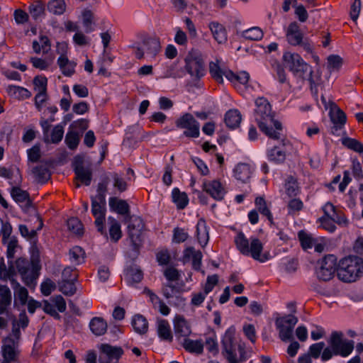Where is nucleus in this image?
Segmentation results:
<instances>
[{"label": "nucleus", "instance_id": "f257e3e1", "mask_svg": "<svg viewBox=\"0 0 363 363\" xmlns=\"http://www.w3.org/2000/svg\"><path fill=\"white\" fill-rule=\"evenodd\" d=\"M255 121L258 127L269 138L278 140L282 131L281 123L274 119L271 105L264 97H259L255 101Z\"/></svg>", "mask_w": 363, "mask_h": 363}, {"label": "nucleus", "instance_id": "f03ea898", "mask_svg": "<svg viewBox=\"0 0 363 363\" xmlns=\"http://www.w3.org/2000/svg\"><path fill=\"white\" fill-rule=\"evenodd\" d=\"M222 354L228 363H242L250 357L245 342L235 337V328L226 330L221 340Z\"/></svg>", "mask_w": 363, "mask_h": 363}, {"label": "nucleus", "instance_id": "7ed1b4c3", "mask_svg": "<svg viewBox=\"0 0 363 363\" xmlns=\"http://www.w3.org/2000/svg\"><path fill=\"white\" fill-rule=\"evenodd\" d=\"M234 242L242 255L251 257L256 261L263 263L272 258L269 251H264L262 242L257 238H250L248 240L242 232H239L235 237Z\"/></svg>", "mask_w": 363, "mask_h": 363}, {"label": "nucleus", "instance_id": "20e7f679", "mask_svg": "<svg viewBox=\"0 0 363 363\" xmlns=\"http://www.w3.org/2000/svg\"><path fill=\"white\" fill-rule=\"evenodd\" d=\"M338 278L344 282H353L363 275V259L350 256L341 259L337 270Z\"/></svg>", "mask_w": 363, "mask_h": 363}, {"label": "nucleus", "instance_id": "39448f33", "mask_svg": "<svg viewBox=\"0 0 363 363\" xmlns=\"http://www.w3.org/2000/svg\"><path fill=\"white\" fill-rule=\"evenodd\" d=\"M184 69L193 78L201 79L206 74L203 55L197 49H191L184 57Z\"/></svg>", "mask_w": 363, "mask_h": 363}, {"label": "nucleus", "instance_id": "423d86ee", "mask_svg": "<svg viewBox=\"0 0 363 363\" xmlns=\"http://www.w3.org/2000/svg\"><path fill=\"white\" fill-rule=\"evenodd\" d=\"M343 333L340 331H333L328 340V343L335 351V355L342 357L349 356L354 350V342L343 339Z\"/></svg>", "mask_w": 363, "mask_h": 363}, {"label": "nucleus", "instance_id": "0eeeda50", "mask_svg": "<svg viewBox=\"0 0 363 363\" xmlns=\"http://www.w3.org/2000/svg\"><path fill=\"white\" fill-rule=\"evenodd\" d=\"M298 323V318L293 314H289L276 320V326L279 330V338L286 342L293 337L294 328Z\"/></svg>", "mask_w": 363, "mask_h": 363}, {"label": "nucleus", "instance_id": "6e6552de", "mask_svg": "<svg viewBox=\"0 0 363 363\" xmlns=\"http://www.w3.org/2000/svg\"><path fill=\"white\" fill-rule=\"evenodd\" d=\"M16 268L23 282L30 286L38 277V267L36 264H30L28 260L19 258L16 261Z\"/></svg>", "mask_w": 363, "mask_h": 363}, {"label": "nucleus", "instance_id": "1a4fd4ad", "mask_svg": "<svg viewBox=\"0 0 363 363\" xmlns=\"http://www.w3.org/2000/svg\"><path fill=\"white\" fill-rule=\"evenodd\" d=\"M179 128L186 129L184 135L188 138H196L200 135L199 123L191 113H185L176 121Z\"/></svg>", "mask_w": 363, "mask_h": 363}, {"label": "nucleus", "instance_id": "9d476101", "mask_svg": "<svg viewBox=\"0 0 363 363\" xmlns=\"http://www.w3.org/2000/svg\"><path fill=\"white\" fill-rule=\"evenodd\" d=\"M337 270V259L335 256L328 255L321 261L320 266L316 271V275L318 279L328 281L333 277Z\"/></svg>", "mask_w": 363, "mask_h": 363}, {"label": "nucleus", "instance_id": "9b49d317", "mask_svg": "<svg viewBox=\"0 0 363 363\" xmlns=\"http://www.w3.org/2000/svg\"><path fill=\"white\" fill-rule=\"evenodd\" d=\"M283 60L288 67L294 74H303L307 72L308 65L304 62L303 58L297 53L286 52L283 55Z\"/></svg>", "mask_w": 363, "mask_h": 363}, {"label": "nucleus", "instance_id": "f8f14e48", "mask_svg": "<svg viewBox=\"0 0 363 363\" xmlns=\"http://www.w3.org/2000/svg\"><path fill=\"white\" fill-rule=\"evenodd\" d=\"M202 189L214 200L222 201L227 193L224 184L219 179L204 180L202 184Z\"/></svg>", "mask_w": 363, "mask_h": 363}, {"label": "nucleus", "instance_id": "ddd939ff", "mask_svg": "<svg viewBox=\"0 0 363 363\" xmlns=\"http://www.w3.org/2000/svg\"><path fill=\"white\" fill-rule=\"evenodd\" d=\"M99 363H118V359L123 354L120 347H114L108 344H102L99 348Z\"/></svg>", "mask_w": 363, "mask_h": 363}, {"label": "nucleus", "instance_id": "4468645a", "mask_svg": "<svg viewBox=\"0 0 363 363\" xmlns=\"http://www.w3.org/2000/svg\"><path fill=\"white\" fill-rule=\"evenodd\" d=\"M4 362L7 363H18L20 350L17 342L11 337H6L3 341L1 347Z\"/></svg>", "mask_w": 363, "mask_h": 363}, {"label": "nucleus", "instance_id": "2eb2a0df", "mask_svg": "<svg viewBox=\"0 0 363 363\" xmlns=\"http://www.w3.org/2000/svg\"><path fill=\"white\" fill-rule=\"evenodd\" d=\"M91 213L95 218V224L98 230L101 234H106L104 223L106 215V201L100 202L96 199L91 198Z\"/></svg>", "mask_w": 363, "mask_h": 363}, {"label": "nucleus", "instance_id": "dca6fc26", "mask_svg": "<svg viewBox=\"0 0 363 363\" xmlns=\"http://www.w3.org/2000/svg\"><path fill=\"white\" fill-rule=\"evenodd\" d=\"M323 217L335 221L336 224L345 226L347 224V220L343 211L335 206L330 202H327L322 208Z\"/></svg>", "mask_w": 363, "mask_h": 363}, {"label": "nucleus", "instance_id": "f3484780", "mask_svg": "<svg viewBox=\"0 0 363 363\" xmlns=\"http://www.w3.org/2000/svg\"><path fill=\"white\" fill-rule=\"evenodd\" d=\"M330 118L333 123L332 127V133L339 135V131L344 127L346 123L347 117L345 113L337 106L333 104L330 110Z\"/></svg>", "mask_w": 363, "mask_h": 363}, {"label": "nucleus", "instance_id": "a211bd4d", "mask_svg": "<svg viewBox=\"0 0 363 363\" xmlns=\"http://www.w3.org/2000/svg\"><path fill=\"white\" fill-rule=\"evenodd\" d=\"M285 34L286 41L291 45L298 46L303 43L304 35L298 23L291 22L286 28Z\"/></svg>", "mask_w": 363, "mask_h": 363}, {"label": "nucleus", "instance_id": "6ab92c4d", "mask_svg": "<svg viewBox=\"0 0 363 363\" xmlns=\"http://www.w3.org/2000/svg\"><path fill=\"white\" fill-rule=\"evenodd\" d=\"M12 302L13 296L9 287L0 284V315H9Z\"/></svg>", "mask_w": 363, "mask_h": 363}, {"label": "nucleus", "instance_id": "aec40b11", "mask_svg": "<svg viewBox=\"0 0 363 363\" xmlns=\"http://www.w3.org/2000/svg\"><path fill=\"white\" fill-rule=\"evenodd\" d=\"M174 329L178 338H186L191 333V327L183 315H177L174 318Z\"/></svg>", "mask_w": 363, "mask_h": 363}, {"label": "nucleus", "instance_id": "412c9836", "mask_svg": "<svg viewBox=\"0 0 363 363\" xmlns=\"http://www.w3.org/2000/svg\"><path fill=\"white\" fill-rule=\"evenodd\" d=\"M253 173L254 168L247 163H239L233 169L234 177L242 183L248 182Z\"/></svg>", "mask_w": 363, "mask_h": 363}, {"label": "nucleus", "instance_id": "4be33fe9", "mask_svg": "<svg viewBox=\"0 0 363 363\" xmlns=\"http://www.w3.org/2000/svg\"><path fill=\"white\" fill-rule=\"evenodd\" d=\"M14 294V304L24 306L28 300V291L16 280H12L11 286Z\"/></svg>", "mask_w": 363, "mask_h": 363}, {"label": "nucleus", "instance_id": "5701e85b", "mask_svg": "<svg viewBox=\"0 0 363 363\" xmlns=\"http://www.w3.org/2000/svg\"><path fill=\"white\" fill-rule=\"evenodd\" d=\"M203 347L205 346L208 352L212 356H216L218 354V343L217 335L214 330H209L204 335Z\"/></svg>", "mask_w": 363, "mask_h": 363}, {"label": "nucleus", "instance_id": "b1692460", "mask_svg": "<svg viewBox=\"0 0 363 363\" xmlns=\"http://www.w3.org/2000/svg\"><path fill=\"white\" fill-rule=\"evenodd\" d=\"M57 65L65 77H72L75 73L77 63L69 60L67 57L62 54L57 59Z\"/></svg>", "mask_w": 363, "mask_h": 363}, {"label": "nucleus", "instance_id": "393cba45", "mask_svg": "<svg viewBox=\"0 0 363 363\" xmlns=\"http://www.w3.org/2000/svg\"><path fill=\"white\" fill-rule=\"evenodd\" d=\"M196 238L198 242L202 247H204L208 242L209 235L208 228L206 220L200 218L196 224Z\"/></svg>", "mask_w": 363, "mask_h": 363}, {"label": "nucleus", "instance_id": "a878e982", "mask_svg": "<svg viewBox=\"0 0 363 363\" xmlns=\"http://www.w3.org/2000/svg\"><path fill=\"white\" fill-rule=\"evenodd\" d=\"M208 28L216 41L219 44L227 41V33L225 27L218 22L213 21L208 25Z\"/></svg>", "mask_w": 363, "mask_h": 363}, {"label": "nucleus", "instance_id": "bb28decb", "mask_svg": "<svg viewBox=\"0 0 363 363\" xmlns=\"http://www.w3.org/2000/svg\"><path fill=\"white\" fill-rule=\"evenodd\" d=\"M76 179L82 184L89 186L92 178V172L90 167H84L82 164H77L74 167Z\"/></svg>", "mask_w": 363, "mask_h": 363}, {"label": "nucleus", "instance_id": "cd10ccee", "mask_svg": "<svg viewBox=\"0 0 363 363\" xmlns=\"http://www.w3.org/2000/svg\"><path fill=\"white\" fill-rule=\"evenodd\" d=\"M202 253L199 250H196L193 247H186L184 251V260H192L193 268L196 270L199 269L201 264Z\"/></svg>", "mask_w": 363, "mask_h": 363}, {"label": "nucleus", "instance_id": "c85d7f7f", "mask_svg": "<svg viewBox=\"0 0 363 363\" xmlns=\"http://www.w3.org/2000/svg\"><path fill=\"white\" fill-rule=\"evenodd\" d=\"M9 267L6 266L2 260L0 262V279L3 281H10L11 285L12 286V280H16L14 277L16 276V270L11 260H9Z\"/></svg>", "mask_w": 363, "mask_h": 363}, {"label": "nucleus", "instance_id": "c756f323", "mask_svg": "<svg viewBox=\"0 0 363 363\" xmlns=\"http://www.w3.org/2000/svg\"><path fill=\"white\" fill-rule=\"evenodd\" d=\"M182 346L185 349L186 351L194 353V354H201L203 350V340H191L188 337L183 339L182 340Z\"/></svg>", "mask_w": 363, "mask_h": 363}, {"label": "nucleus", "instance_id": "7c9ffc66", "mask_svg": "<svg viewBox=\"0 0 363 363\" xmlns=\"http://www.w3.org/2000/svg\"><path fill=\"white\" fill-rule=\"evenodd\" d=\"M172 201L177 209H184L189 204V198L185 192H182L178 188H174L172 191Z\"/></svg>", "mask_w": 363, "mask_h": 363}, {"label": "nucleus", "instance_id": "2f4dec72", "mask_svg": "<svg viewBox=\"0 0 363 363\" xmlns=\"http://www.w3.org/2000/svg\"><path fill=\"white\" fill-rule=\"evenodd\" d=\"M110 208L120 215H127L129 213L130 208L128 203L116 197H111L109 199Z\"/></svg>", "mask_w": 363, "mask_h": 363}, {"label": "nucleus", "instance_id": "473e14b6", "mask_svg": "<svg viewBox=\"0 0 363 363\" xmlns=\"http://www.w3.org/2000/svg\"><path fill=\"white\" fill-rule=\"evenodd\" d=\"M89 328L95 335L101 336L106 333L107 330V323L102 318L94 317L89 323Z\"/></svg>", "mask_w": 363, "mask_h": 363}, {"label": "nucleus", "instance_id": "72a5a7b5", "mask_svg": "<svg viewBox=\"0 0 363 363\" xmlns=\"http://www.w3.org/2000/svg\"><path fill=\"white\" fill-rule=\"evenodd\" d=\"M241 120L242 116L238 109H230L225 115V123L228 127L232 129L237 128Z\"/></svg>", "mask_w": 363, "mask_h": 363}, {"label": "nucleus", "instance_id": "f704fd0d", "mask_svg": "<svg viewBox=\"0 0 363 363\" xmlns=\"http://www.w3.org/2000/svg\"><path fill=\"white\" fill-rule=\"evenodd\" d=\"M255 203L256 206L255 210L260 213L263 216H265L271 224H273V216L265 199L263 197H257L255 199Z\"/></svg>", "mask_w": 363, "mask_h": 363}, {"label": "nucleus", "instance_id": "c9c22d12", "mask_svg": "<svg viewBox=\"0 0 363 363\" xmlns=\"http://www.w3.org/2000/svg\"><path fill=\"white\" fill-rule=\"evenodd\" d=\"M131 324L134 330L139 334H145L147 331V320L142 315L137 314L134 315Z\"/></svg>", "mask_w": 363, "mask_h": 363}, {"label": "nucleus", "instance_id": "e433bc0d", "mask_svg": "<svg viewBox=\"0 0 363 363\" xmlns=\"http://www.w3.org/2000/svg\"><path fill=\"white\" fill-rule=\"evenodd\" d=\"M110 182V177L107 175L103 177L100 182L97 185L96 195L91 196L92 199H96L100 202L106 201V195L107 192L108 185Z\"/></svg>", "mask_w": 363, "mask_h": 363}, {"label": "nucleus", "instance_id": "4c0bfd02", "mask_svg": "<svg viewBox=\"0 0 363 363\" xmlns=\"http://www.w3.org/2000/svg\"><path fill=\"white\" fill-rule=\"evenodd\" d=\"M109 227V235L111 240L114 242L118 241L122 237V232L120 223L113 218L108 217V218Z\"/></svg>", "mask_w": 363, "mask_h": 363}, {"label": "nucleus", "instance_id": "58836bf2", "mask_svg": "<svg viewBox=\"0 0 363 363\" xmlns=\"http://www.w3.org/2000/svg\"><path fill=\"white\" fill-rule=\"evenodd\" d=\"M53 61V56H49L45 59L37 57H33L30 59L32 65L40 70H47L52 65Z\"/></svg>", "mask_w": 363, "mask_h": 363}, {"label": "nucleus", "instance_id": "ea45409f", "mask_svg": "<svg viewBox=\"0 0 363 363\" xmlns=\"http://www.w3.org/2000/svg\"><path fill=\"white\" fill-rule=\"evenodd\" d=\"M157 333L162 340H172V334L171 331L170 325L167 320H160L157 323Z\"/></svg>", "mask_w": 363, "mask_h": 363}, {"label": "nucleus", "instance_id": "a19ab883", "mask_svg": "<svg viewBox=\"0 0 363 363\" xmlns=\"http://www.w3.org/2000/svg\"><path fill=\"white\" fill-rule=\"evenodd\" d=\"M145 52L152 57H155L160 51L161 46L159 40L150 38L145 43Z\"/></svg>", "mask_w": 363, "mask_h": 363}, {"label": "nucleus", "instance_id": "79ce46f5", "mask_svg": "<svg viewBox=\"0 0 363 363\" xmlns=\"http://www.w3.org/2000/svg\"><path fill=\"white\" fill-rule=\"evenodd\" d=\"M7 92L9 95L18 99H28L30 96L29 91L23 87L10 85L7 87Z\"/></svg>", "mask_w": 363, "mask_h": 363}, {"label": "nucleus", "instance_id": "37998d69", "mask_svg": "<svg viewBox=\"0 0 363 363\" xmlns=\"http://www.w3.org/2000/svg\"><path fill=\"white\" fill-rule=\"evenodd\" d=\"M143 277L142 271L137 267H130L127 270L125 279L130 284L139 283Z\"/></svg>", "mask_w": 363, "mask_h": 363}, {"label": "nucleus", "instance_id": "c03bdc74", "mask_svg": "<svg viewBox=\"0 0 363 363\" xmlns=\"http://www.w3.org/2000/svg\"><path fill=\"white\" fill-rule=\"evenodd\" d=\"M65 9L66 4L64 0H50L48 4V10L55 15L62 14Z\"/></svg>", "mask_w": 363, "mask_h": 363}, {"label": "nucleus", "instance_id": "a18cd8bd", "mask_svg": "<svg viewBox=\"0 0 363 363\" xmlns=\"http://www.w3.org/2000/svg\"><path fill=\"white\" fill-rule=\"evenodd\" d=\"M225 69H222L218 62H211L209 63V72L212 77V78L216 81L218 83H223V73L224 72Z\"/></svg>", "mask_w": 363, "mask_h": 363}, {"label": "nucleus", "instance_id": "49530a36", "mask_svg": "<svg viewBox=\"0 0 363 363\" xmlns=\"http://www.w3.org/2000/svg\"><path fill=\"white\" fill-rule=\"evenodd\" d=\"M268 159L275 163H281L286 159L285 152L278 147H274L268 151Z\"/></svg>", "mask_w": 363, "mask_h": 363}, {"label": "nucleus", "instance_id": "de8ad7c7", "mask_svg": "<svg viewBox=\"0 0 363 363\" xmlns=\"http://www.w3.org/2000/svg\"><path fill=\"white\" fill-rule=\"evenodd\" d=\"M342 144L348 149H350L356 152H363V144L354 138L349 137L344 138L342 140Z\"/></svg>", "mask_w": 363, "mask_h": 363}, {"label": "nucleus", "instance_id": "09e8293b", "mask_svg": "<svg viewBox=\"0 0 363 363\" xmlns=\"http://www.w3.org/2000/svg\"><path fill=\"white\" fill-rule=\"evenodd\" d=\"M29 12L34 19L40 18L45 13V4L40 1H35L30 5Z\"/></svg>", "mask_w": 363, "mask_h": 363}, {"label": "nucleus", "instance_id": "8fccbe9b", "mask_svg": "<svg viewBox=\"0 0 363 363\" xmlns=\"http://www.w3.org/2000/svg\"><path fill=\"white\" fill-rule=\"evenodd\" d=\"M298 237L299 241L301 242V247L304 250L311 249L315 244V241L316 239L313 238L311 234H309L305 231H300L298 234Z\"/></svg>", "mask_w": 363, "mask_h": 363}, {"label": "nucleus", "instance_id": "3c124183", "mask_svg": "<svg viewBox=\"0 0 363 363\" xmlns=\"http://www.w3.org/2000/svg\"><path fill=\"white\" fill-rule=\"evenodd\" d=\"M33 173L38 181L41 183L47 182L50 177L49 169L43 165L35 167L33 169Z\"/></svg>", "mask_w": 363, "mask_h": 363}, {"label": "nucleus", "instance_id": "603ef678", "mask_svg": "<svg viewBox=\"0 0 363 363\" xmlns=\"http://www.w3.org/2000/svg\"><path fill=\"white\" fill-rule=\"evenodd\" d=\"M69 259L74 264H79L84 259V252L79 246H74L69 250Z\"/></svg>", "mask_w": 363, "mask_h": 363}, {"label": "nucleus", "instance_id": "864d4df0", "mask_svg": "<svg viewBox=\"0 0 363 363\" xmlns=\"http://www.w3.org/2000/svg\"><path fill=\"white\" fill-rule=\"evenodd\" d=\"M65 143L69 149H76L79 143V133L74 130H69L65 136Z\"/></svg>", "mask_w": 363, "mask_h": 363}, {"label": "nucleus", "instance_id": "5fc2aeb1", "mask_svg": "<svg viewBox=\"0 0 363 363\" xmlns=\"http://www.w3.org/2000/svg\"><path fill=\"white\" fill-rule=\"evenodd\" d=\"M263 32L259 27H252L243 32V37L250 40H259L263 37Z\"/></svg>", "mask_w": 363, "mask_h": 363}, {"label": "nucleus", "instance_id": "6e6d98bb", "mask_svg": "<svg viewBox=\"0 0 363 363\" xmlns=\"http://www.w3.org/2000/svg\"><path fill=\"white\" fill-rule=\"evenodd\" d=\"M74 280H62L60 284V291L66 296H72L76 292Z\"/></svg>", "mask_w": 363, "mask_h": 363}, {"label": "nucleus", "instance_id": "4d7b16f0", "mask_svg": "<svg viewBox=\"0 0 363 363\" xmlns=\"http://www.w3.org/2000/svg\"><path fill=\"white\" fill-rule=\"evenodd\" d=\"M11 194L13 199L18 203H23L29 199L28 193L19 187H13Z\"/></svg>", "mask_w": 363, "mask_h": 363}, {"label": "nucleus", "instance_id": "13d9d810", "mask_svg": "<svg viewBox=\"0 0 363 363\" xmlns=\"http://www.w3.org/2000/svg\"><path fill=\"white\" fill-rule=\"evenodd\" d=\"M286 193L289 196H295L298 193V186L296 181L290 177L285 184Z\"/></svg>", "mask_w": 363, "mask_h": 363}, {"label": "nucleus", "instance_id": "bf43d9fd", "mask_svg": "<svg viewBox=\"0 0 363 363\" xmlns=\"http://www.w3.org/2000/svg\"><path fill=\"white\" fill-rule=\"evenodd\" d=\"M28 160L31 162H38L41 157L40 147L39 145H35L27 150Z\"/></svg>", "mask_w": 363, "mask_h": 363}, {"label": "nucleus", "instance_id": "052dcab7", "mask_svg": "<svg viewBox=\"0 0 363 363\" xmlns=\"http://www.w3.org/2000/svg\"><path fill=\"white\" fill-rule=\"evenodd\" d=\"M111 179L113 181V186L117 189L120 192L125 191L127 189V183L122 177L116 173H111L110 174Z\"/></svg>", "mask_w": 363, "mask_h": 363}, {"label": "nucleus", "instance_id": "680f3d73", "mask_svg": "<svg viewBox=\"0 0 363 363\" xmlns=\"http://www.w3.org/2000/svg\"><path fill=\"white\" fill-rule=\"evenodd\" d=\"M67 227L69 230L75 234L80 235L83 233L82 224L77 218H71L67 220Z\"/></svg>", "mask_w": 363, "mask_h": 363}, {"label": "nucleus", "instance_id": "e2e57ef3", "mask_svg": "<svg viewBox=\"0 0 363 363\" xmlns=\"http://www.w3.org/2000/svg\"><path fill=\"white\" fill-rule=\"evenodd\" d=\"M189 238L188 233L183 228H175L173 230V242L181 243L186 241Z\"/></svg>", "mask_w": 363, "mask_h": 363}, {"label": "nucleus", "instance_id": "0e129e2a", "mask_svg": "<svg viewBox=\"0 0 363 363\" xmlns=\"http://www.w3.org/2000/svg\"><path fill=\"white\" fill-rule=\"evenodd\" d=\"M274 76L280 83L283 84L286 82V72L279 63H275L273 65Z\"/></svg>", "mask_w": 363, "mask_h": 363}, {"label": "nucleus", "instance_id": "69168bd1", "mask_svg": "<svg viewBox=\"0 0 363 363\" xmlns=\"http://www.w3.org/2000/svg\"><path fill=\"white\" fill-rule=\"evenodd\" d=\"M324 347H325V343L323 342H320L312 344L309 347L308 354L311 357H313L314 359H318L320 356V354H322L321 352H323Z\"/></svg>", "mask_w": 363, "mask_h": 363}, {"label": "nucleus", "instance_id": "338daca9", "mask_svg": "<svg viewBox=\"0 0 363 363\" xmlns=\"http://www.w3.org/2000/svg\"><path fill=\"white\" fill-rule=\"evenodd\" d=\"M6 243L7 244V257L9 260H11L14 258V255L18 247V240L16 238L12 237Z\"/></svg>", "mask_w": 363, "mask_h": 363}, {"label": "nucleus", "instance_id": "774afa93", "mask_svg": "<svg viewBox=\"0 0 363 363\" xmlns=\"http://www.w3.org/2000/svg\"><path fill=\"white\" fill-rule=\"evenodd\" d=\"M64 129L60 125L54 127L51 133L50 142L52 143H58L63 138Z\"/></svg>", "mask_w": 363, "mask_h": 363}]
</instances>
